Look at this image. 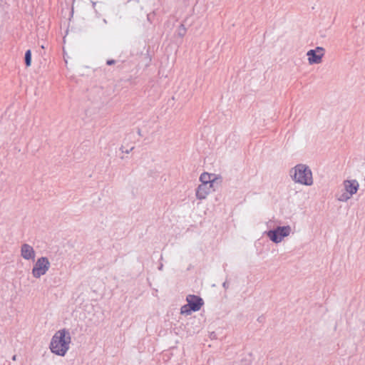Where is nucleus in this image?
I'll use <instances>...</instances> for the list:
<instances>
[{
    "mask_svg": "<svg viewBox=\"0 0 365 365\" xmlns=\"http://www.w3.org/2000/svg\"><path fill=\"white\" fill-rule=\"evenodd\" d=\"M352 196L349 195V193L344 192L337 196V200L340 202H346L351 198Z\"/></svg>",
    "mask_w": 365,
    "mask_h": 365,
    "instance_id": "obj_11",
    "label": "nucleus"
},
{
    "mask_svg": "<svg viewBox=\"0 0 365 365\" xmlns=\"http://www.w3.org/2000/svg\"><path fill=\"white\" fill-rule=\"evenodd\" d=\"M187 304L181 307L182 314L190 313V311L197 312L200 309L203 305V300L200 297L196 295L190 294L187 297Z\"/></svg>",
    "mask_w": 365,
    "mask_h": 365,
    "instance_id": "obj_5",
    "label": "nucleus"
},
{
    "mask_svg": "<svg viewBox=\"0 0 365 365\" xmlns=\"http://www.w3.org/2000/svg\"><path fill=\"white\" fill-rule=\"evenodd\" d=\"M212 176V175L207 173H203L202 174H201L200 177V180L202 182L201 184L213 185L214 179H211Z\"/></svg>",
    "mask_w": 365,
    "mask_h": 365,
    "instance_id": "obj_10",
    "label": "nucleus"
},
{
    "mask_svg": "<svg viewBox=\"0 0 365 365\" xmlns=\"http://www.w3.org/2000/svg\"><path fill=\"white\" fill-rule=\"evenodd\" d=\"M212 185L200 184L196 190V197L199 200L205 199L210 192Z\"/></svg>",
    "mask_w": 365,
    "mask_h": 365,
    "instance_id": "obj_9",
    "label": "nucleus"
},
{
    "mask_svg": "<svg viewBox=\"0 0 365 365\" xmlns=\"http://www.w3.org/2000/svg\"><path fill=\"white\" fill-rule=\"evenodd\" d=\"M158 269H159L160 270H162V269H163V264H160V265L159 266Z\"/></svg>",
    "mask_w": 365,
    "mask_h": 365,
    "instance_id": "obj_17",
    "label": "nucleus"
},
{
    "mask_svg": "<svg viewBox=\"0 0 365 365\" xmlns=\"http://www.w3.org/2000/svg\"><path fill=\"white\" fill-rule=\"evenodd\" d=\"M25 64L26 66H30L31 63V50H27L25 53Z\"/></svg>",
    "mask_w": 365,
    "mask_h": 365,
    "instance_id": "obj_12",
    "label": "nucleus"
},
{
    "mask_svg": "<svg viewBox=\"0 0 365 365\" xmlns=\"http://www.w3.org/2000/svg\"><path fill=\"white\" fill-rule=\"evenodd\" d=\"M292 180L302 185H312L313 184L312 173L309 168L304 164H298L290 170Z\"/></svg>",
    "mask_w": 365,
    "mask_h": 365,
    "instance_id": "obj_2",
    "label": "nucleus"
},
{
    "mask_svg": "<svg viewBox=\"0 0 365 365\" xmlns=\"http://www.w3.org/2000/svg\"><path fill=\"white\" fill-rule=\"evenodd\" d=\"M343 184L346 192L351 196L356 194L359 187V184L356 180H346Z\"/></svg>",
    "mask_w": 365,
    "mask_h": 365,
    "instance_id": "obj_8",
    "label": "nucleus"
},
{
    "mask_svg": "<svg viewBox=\"0 0 365 365\" xmlns=\"http://www.w3.org/2000/svg\"><path fill=\"white\" fill-rule=\"evenodd\" d=\"M222 287H223L225 289H228V287H229L228 282H227V281H226V282H225L222 284Z\"/></svg>",
    "mask_w": 365,
    "mask_h": 365,
    "instance_id": "obj_14",
    "label": "nucleus"
},
{
    "mask_svg": "<svg viewBox=\"0 0 365 365\" xmlns=\"http://www.w3.org/2000/svg\"><path fill=\"white\" fill-rule=\"evenodd\" d=\"M21 256L26 260L34 261L36 252L30 245L24 243L21 247Z\"/></svg>",
    "mask_w": 365,
    "mask_h": 365,
    "instance_id": "obj_7",
    "label": "nucleus"
},
{
    "mask_svg": "<svg viewBox=\"0 0 365 365\" xmlns=\"http://www.w3.org/2000/svg\"><path fill=\"white\" fill-rule=\"evenodd\" d=\"M133 149V148H131L130 150H123L122 149V151H123V152H125V153H130V151H131Z\"/></svg>",
    "mask_w": 365,
    "mask_h": 365,
    "instance_id": "obj_15",
    "label": "nucleus"
},
{
    "mask_svg": "<svg viewBox=\"0 0 365 365\" xmlns=\"http://www.w3.org/2000/svg\"><path fill=\"white\" fill-rule=\"evenodd\" d=\"M12 360L13 361H16V355H14L13 357H12Z\"/></svg>",
    "mask_w": 365,
    "mask_h": 365,
    "instance_id": "obj_16",
    "label": "nucleus"
},
{
    "mask_svg": "<svg viewBox=\"0 0 365 365\" xmlns=\"http://www.w3.org/2000/svg\"><path fill=\"white\" fill-rule=\"evenodd\" d=\"M115 63V60L110 59L108 60L106 63L109 66L113 65Z\"/></svg>",
    "mask_w": 365,
    "mask_h": 365,
    "instance_id": "obj_13",
    "label": "nucleus"
},
{
    "mask_svg": "<svg viewBox=\"0 0 365 365\" xmlns=\"http://www.w3.org/2000/svg\"><path fill=\"white\" fill-rule=\"evenodd\" d=\"M180 36H183V35H184V33H182V31H180Z\"/></svg>",
    "mask_w": 365,
    "mask_h": 365,
    "instance_id": "obj_19",
    "label": "nucleus"
},
{
    "mask_svg": "<svg viewBox=\"0 0 365 365\" xmlns=\"http://www.w3.org/2000/svg\"><path fill=\"white\" fill-rule=\"evenodd\" d=\"M258 321H259V322H261V321H262V319L259 318V319H258Z\"/></svg>",
    "mask_w": 365,
    "mask_h": 365,
    "instance_id": "obj_22",
    "label": "nucleus"
},
{
    "mask_svg": "<svg viewBox=\"0 0 365 365\" xmlns=\"http://www.w3.org/2000/svg\"><path fill=\"white\" fill-rule=\"evenodd\" d=\"M71 343L70 332L66 329L57 331L53 336L49 348L51 351L58 356H63L69 349Z\"/></svg>",
    "mask_w": 365,
    "mask_h": 365,
    "instance_id": "obj_1",
    "label": "nucleus"
},
{
    "mask_svg": "<svg viewBox=\"0 0 365 365\" xmlns=\"http://www.w3.org/2000/svg\"><path fill=\"white\" fill-rule=\"evenodd\" d=\"M292 228L289 225L278 226L274 230L267 232V236L274 243H279L284 237L290 235Z\"/></svg>",
    "mask_w": 365,
    "mask_h": 365,
    "instance_id": "obj_3",
    "label": "nucleus"
},
{
    "mask_svg": "<svg viewBox=\"0 0 365 365\" xmlns=\"http://www.w3.org/2000/svg\"><path fill=\"white\" fill-rule=\"evenodd\" d=\"M50 267L51 263L47 257H39L32 268L31 273L33 277L36 279H39L41 276L46 274Z\"/></svg>",
    "mask_w": 365,
    "mask_h": 365,
    "instance_id": "obj_4",
    "label": "nucleus"
},
{
    "mask_svg": "<svg viewBox=\"0 0 365 365\" xmlns=\"http://www.w3.org/2000/svg\"><path fill=\"white\" fill-rule=\"evenodd\" d=\"M324 55V48L320 46H317L315 49H311L307 53L308 62L310 65L320 63Z\"/></svg>",
    "mask_w": 365,
    "mask_h": 365,
    "instance_id": "obj_6",
    "label": "nucleus"
},
{
    "mask_svg": "<svg viewBox=\"0 0 365 365\" xmlns=\"http://www.w3.org/2000/svg\"><path fill=\"white\" fill-rule=\"evenodd\" d=\"M92 4H93V6L94 8L96 6V3L93 1Z\"/></svg>",
    "mask_w": 365,
    "mask_h": 365,
    "instance_id": "obj_18",
    "label": "nucleus"
},
{
    "mask_svg": "<svg viewBox=\"0 0 365 365\" xmlns=\"http://www.w3.org/2000/svg\"><path fill=\"white\" fill-rule=\"evenodd\" d=\"M138 133L140 135V130L139 129L138 131Z\"/></svg>",
    "mask_w": 365,
    "mask_h": 365,
    "instance_id": "obj_21",
    "label": "nucleus"
},
{
    "mask_svg": "<svg viewBox=\"0 0 365 365\" xmlns=\"http://www.w3.org/2000/svg\"><path fill=\"white\" fill-rule=\"evenodd\" d=\"M180 36H183V35H184V33H182V31H180Z\"/></svg>",
    "mask_w": 365,
    "mask_h": 365,
    "instance_id": "obj_20",
    "label": "nucleus"
}]
</instances>
